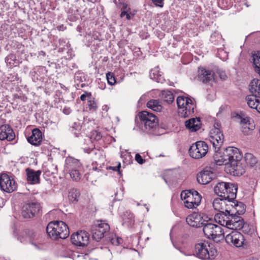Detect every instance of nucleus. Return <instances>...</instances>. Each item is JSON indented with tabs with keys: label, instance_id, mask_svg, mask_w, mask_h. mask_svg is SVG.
Masks as SVG:
<instances>
[{
	"label": "nucleus",
	"instance_id": "nucleus-24",
	"mask_svg": "<svg viewBox=\"0 0 260 260\" xmlns=\"http://www.w3.org/2000/svg\"><path fill=\"white\" fill-rule=\"evenodd\" d=\"M227 203V201L224 200L222 198H216L213 200L212 206L215 210L218 211L219 212H221V211L225 212L226 208L230 210V205H228Z\"/></svg>",
	"mask_w": 260,
	"mask_h": 260
},
{
	"label": "nucleus",
	"instance_id": "nucleus-53",
	"mask_svg": "<svg viewBox=\"0 0 260 260\" xmlns=\"http://www.w3.org/2000/svg\"><path fill=\"white\" fill-rule=\"evenodd\" d=\"M28 234L29 236L30 237V238H31V239H35L36 237V233L32 231L29 232Z\"/></svg>",
	"mask_w": 260,
	"mask_h": 260
},
{
	"label": "nucleus",
	"instance_id": "nucleus-57",
	"mask_svg": "<svg viewBox=\"0 0 260 260\" xmlns=\"http://www.w3.org/2000/svg\"><path fill=\"white\" fill-rule=\"evenodd\" d=\"M121 167V165L120 163H119L118 166L117 167H111L113 170L114 171H118L119 170L120 168Z\"/></svg>",
	"mask_w": 260,
	"mask_h": 260
},
{
	"label": "nucleus",
	"instance_id": "nucleus-5",
	"mask_svg": "<svg viewBox=\"0 0 260 260\" xmlns=\"http://www.w3.org/2000/svg\"><path fill=\"white\" fill-rule=\"evenodd\" d=\"M181 198L184 206L188 209L195 208L201 203V195L196 190H185L181 192Z\"/></svg>",
	"mask_w": 260,
	"mask_h": 260
},
{
	"label": "nucleus",
	"instance_id": "nucleus-45",
	"mask_svg": "<svg viewBox=\"0 0 260 260\" xmlns=\"http://www.w3.org/2000/svg\"><path fill=\"white\" fill-rule=\"evenodd\" d=\"M106 78L109 85H113L116 83V79L113 73L111 72L107 73Z\"/></svg>",
	"mask_w": 260,
	"mask_h": 260
},
{
	"label": "nucleus",
	"instance_id": "nucleus-10",
	"mask_svg": "<svg viewBox=\"0 0 260 260\" xmlns=\"http://www.w3.org/2000/svg\"><path fill=\"white\" fill-rule=\"evenodd\" d=\"M225 211L229 214L226 228L233 231L241 230L243 225V219L242 217L234 213V211L232 210L226 208Z\"/></svg>",
	"mask_w": 260,
	"mask_h": 260
},
{
	"label": "nucleus",
	"instance_id": "nucleus-34",
	"mask_svg": "<svg viewBox=\"0 0 260 260\" xmlns=\"http://www.w3.org/2000/svg\"><path fill=\"white\" fill-rule=\"evenodd\" d=\"M249 90L252 93H257L260 96V80L253 79L249 84Z\"/></svg>",
	"mask_w": 260,
	"mask_h": 260
},
{
	"label": "nucleus",
	"instance_id": "nucleus-63",
	"mask_svg": "<svg viewBox=\"0 0 260 260\" xmlns=\"http://www.w3.org/2000/svg\"><path fill=\"white\" fill-rule=\"evenodd\" d=\"M105 85H104V87H101V88H102V89H104L105 88Z\"/></svg>",
	"mask_w": 260,
	"mask_h": 260
},
{
	"label": "nucleus",
	"instance_id": "nucleus-15",
	"mask_svg": "<svg viewBox=\"0 0 260 260\" xmlns=\"http://www.w3.org/2000/svg\"><path fill=\"white\" fill-rule=\"evenodd\" d=\"M41 206L38 203H29L23 206L22 215L25 218H32L39 212Z\"/></svg>",
	"mask_w": 260,
	"mask_h": 260
},
{
	"label": "nucleus",
	"instance_id": "nucleus-51",
	"mask_svg": "<svg viewBox=\"0 0 260 260\" xmlns=\"http://www.w3.org/2000/svg\"><path fill=\"white\" fill-rule=\"evenodd\" d=\"M218 54L223 55L224 56L222 58L223 60L226 59L228 58V54L223 49H220L218 51Z\"/></svg>",
	"mask_w": 260,
	"mask_h": 260
},
{
	"label": "nucleus",
	"instance_id": "nucleus-9",
	"mask_svg": "<svg viewBox=\"0 0 260 260\" xmlns=\"http://www.w3.org/2000/svg\"><path fill=\"white\" fill-rule=\"evenodd\" d=\"M202 226L204 235L208 239L214 240L223 236V232L219 225L212 223H204Z\"/></svg>",
	"mask_w": 260,
	"mask_h": 260
},
{
	"label": "nucleus",
	"instance_id": "nucleus-38",
	"mask_svg": "<svg viewBox=\"0 0 260 260\" xmlns=\"http://www.w3.org/2000/svg\"><path fill=\"white\" fill-rule=\"evenodd\" d=\"M124 224L128 226L133 225L134 223L135 220L133 213L129 211L125 212L123 214Z\"/></svg>",
	"mask_w": 260,
	"mask_h": 260
},
{
	"label": "nucleus",
	"instance_id": "nucleus-16",
	"mask_svg": "<svg viewBox=\"0 0 260 260\" xmlns=\"http://www.w3.org/2000/svg\"><path fill=\"white\" fill-rule=\"evenodd\" d=\"M110 230L109 225L104 222H101L97 225H95L92 229V237L93 240L99 241L104 237V234Z\"/></svg>",
	"mask_w": 260,
	"mask_h": 260
},
{
	"label": "nucleus",
	"instance_id": "nucleus-36",
	"mask_svg": "<svg viewBox=\"0 0 260 260\" xmlns=\"http://www.w3.org/2000/svg\"><path fill=\"white\" fill-rule=\"evenodd\" d=\"M68 173L70 174V177L73 180L77 182L79 181L80 180L83 173V166L81 167V169L71 171L68 172Z\"/></svg>",
	"mask_w": 260,
	"mask_h": 260
},
{
	"label": "nucleus",
	"instance_id": "nucleus-39",
	"mask_svg": "<svg viewBox=\"0 0 260 260\" xmlns=\"http://www.w3.org/2000/svg\"><path fill=\"white\" fill-rule=\"evenodd\" d=\"M80 192L77 188H72L69 192V199L72 203H76L78 201Z\"/></svg>",
	"mask_w": 260,
	"mask_h": 260
},
{
	"label": "nucleus",
	"instance_id": "nucleus-42",
	"mask_svg": "<svg viewBox=\"0 0 260 260\" xmlns=\"http://www.w3.org/2000/svg\"><path fill=\"white\" fill-rule=\"evenodd\" d=\"M56 167L54 166L52 164H50L48 165L46 167L44 168V174L48 176H50L51 175L56 173Z\"/></svg>",
	"mask_w": 260,
	"mask_h": 260
},
{
	"label": "nucleus",
	"instance_id": "nucleus-50",
	"mask_svg": "<svg viewBox=\"0 0 260 260\" xmlns=\"http://www.w3.org/2000/svg\"><path fill=\"white\" fill-rule=\"evenodd\" d=\"M122 7L121 8V9L122 11H126V12H131V9L128 6V5L126 3H123L121 4Z\"/></svg>",
	"mask_w": 260,
	"mask_h": 260
},
{
	"label": "nucleus",
	"instance_id": "nucleus-8",
	"mask_svg": "<svg viewBox=\"0 0 260 260\" xmlns=\"http://www.w3.org/2000/svg\"><path fill=\"white\" fill-rule=\"evenodd\" d=\"M208 151V146L204 141H198L192 144L189 149L190 156L195 159L201 158L206 155Z\"/></svg>",
	"mask_w": 260,
	"mask_h": 260
},
{
	"label": "nucleus",
	"instance_id": "nucleus-31",
	"mask_svg": "<svg viewBox=\"0 0 260 260\" xmlns=\"http://www.w3.org/2000/svg\"><path fill=\"white\" fill-rule=\"evenodd\" d=\"M252 61L254 71L260 76V51L252 53Z\"/></svg>",
	"mask_w": 260,
	"mask_h": 260
},
{
	"label": "nucleus",
	"instance_id": "nucleus-33",
	"mask_svg": "<svg viewBox=\"0 0 260 260\" xmlns=\"http://www.w3.org/2000/svg\"><path fill=\"white\" fill-rule=\"evenodd\" d=\"M147 106L155 112H160L162 109V106L160 102L157 100H150L147 102Z\"/></svg>",
	"mask_w": 260,
	"mask_h": 260
},
{
	"label": "nucleus",
	"instance_id": "nucleus-1",
	"mask_svg": "<svg viewBox=\"0 0 260 260\" xmlns=\"http://www.w3.org/2000/svg\"><path fill=\"white\" fill-rule=\"evenodd\" d=\"M213 158L217 165H229L232 163H236L241 161L242 156L239 150L234 147H228L223 152L216 150Z\"/></svg>",
	"mask_w": 260,
	"mask_h": 260
},
{
	"label": "nucleus",
	"instance_id": "nucleus-27",
	"mask_svg": "<svg viewBox=\"0 0 260 260\" xmlns=\"http://www.w3.org/2000/svg\"><path fill=\"white\" fill-rule=\"evenodd\" d=\"M241 161H237L236 163H232L229 165L230 171L233 173V175L240 176L245 173V169L240 162Z\"/></svg>",
	"mask_w": 260,
	"mask_h": 260
},
{
	"label": "nucleus",
	"instance_id": "nucleus-23",
	"mask_svg": "<svg viewBox=\"0 0 260 260\" xmlns=\"http://www.w3.org/2000/svg\"><path fill=\"white\" fill-rule=\"evenodd\" d=\"M28 142L32 145L39 146L42 141V133L38 128H35L32 131V135L27 138Z\"/></svg>",
	"mask_w": 260,
	"mask_h": 260
},
{
	"label": "nucleus",
	"instance_id": "nucleus-59",
	"mask_svg": "<svg viewBox=\"0 0 260 260\" xmlns=\"http://www.w3.org/2000/svg\"><path fill=\"white\" fill-rule=\"evenodd\" d=\"M215 37V35H211V39H210V40L214 44H215V43L214 42V41L213 40L214 38Z\"/></svg>",
	"mask_w": 260,
	"mask_h": 260
},
{
	"label": "nucleus",
	"instance_id": "nucleus-28",
	"mask_svg": "<svg viewBox=\"0 0 260 260\" xmlns=\"http://www.w3.org/2000/svg\"><path fill=\"white\" fill-rule=\"evenodd\" d=\"M150 77L151 79L158 83H162L165 80L162 74L159 71L158 67H156L151 69L150 72Z\"/></svg>",
	"mask_w": 260,
	"mask_h": 260
},
{
	"label": "nucleus",
	"instance_id": "nucleus-13",
	"mask_svg": "<svg viewBox=\"0 0 260 260\" xmlns=\"http://www.w3.org/2000/svg\"><path fill=\"white\" fill-rule=\"evenodd\" d=\"M89 234L85 231H81L73 234L71 237L72 243L77 246L84 247L87 245L89 242Z\"/></svg>",
	"mask_w": 260,
	"mask_h": 260
},
{
	"label": "nucleus",
	"instance_id": "nucleus-4",
	"mask_svg": "<svg viewBox=\"0 0 260 260\" xmlns=\"http://www.w3.org/2000/svg\"><path fill=\"white\" fill-rule=\"evenodd\" d=\"M193 254L202 260H213L217 255V250L204 241L196 244Z\"/></svg>",
	"mask_w": 260,
	"mask_h": 260
},
{
	"label": "nucleus",
	"instance_id": "nucleus-19",
	"mask_svg": "<svg viewBox=\"0 0 260 260\" xmlns=\"http://www.w3.org/2000/svg\"><path fill=\"white\" fill-rule=\"evenodd\" d=\"M213 176V173L211 171L210 169L207 168L197 174V179L200 184L205 185L211 182Z\"/></svg>",
	"mask_w": 260,
	"mask_h": 260
},
{
	"label": "nucleus",
	"instance_id": "nucleus-61",
	"mask_svg": "<svg viewBox=\"0 0 260 260\" xmlns=\"http://www.w3.org/2000/svg\"><path fill=\"white\" fill-rule=\"evenodd\" d=\"M247 260H258V259L256 257H252L249 258Z\"/></svg>",
	"mask_w": 260,
	"mask_h": 260
},
{
	"label": "nucleus",
	"instance_id": "nucleus-7",
	"mask_svg": "<svg viewBox=\"0 0 260 260\" xmlns=\"http://www.w3.org/2000/svg\"><path fill=\"white\" fill-rule=\"evenodd\" d=\"M218 126V123L215 124L210 132L209 140L214 148L215 153L216 150H220L224 140L223 135Z\"/></svg>",
	"mask_w": 260,
	"mask_h": 260
},
{
	"label": "nucleus",
	"instance_id": "nucleus-47",
	"mask_svg": "<svg viewBox=\"0 0 260 260\" xmlns=\"http://www.w3.org/2000/svg\"><path fill=\"white\" fill-rule=\"evenodd\" d=\"M241 230H242L243 232L245 234H249L250 232V229L249 228V225L247 223H245L244 221L243 227Z\"/></svg>",
	"mask_w": 260,
	"mask_h": 260
},
{
	"label": "nucleus",
	"instance_id": "nucleus-22",
	"mask_svg": "<svg viewBox=\"0 0 260 260\" xmlns=\"http://www.w3.org/2000/svg\"><path fill=\"white\" fill-rule=\"evenodd\" d=\"M82 166V164L78 159L72 157H67L65 160L64 169L67 172L81 169Z\"/></svg>",
	"mask_w": 260,
	"mask_h": 260
},
{
	"label": "nucleus",
	"instance_id": "nucleus-58",
	"mask_svg": "<svg viewBox=\"0 0 260 260\" xmlns=\"http://www.w3.org/2000/svg\"><path fill=\"white\" fill-rule=\"evenodd\" d=\"M126 18L127 20H130L131 19V12H128L126 15Z\"/></svg>",
	"mask_w": 260,
	"mask_h": 260
},
{
	"label": "nucleus",
	"instance_id": "nucleus-48",
	"mask_svg": "<svg viewBox=\"0 0 260 260\" xmlns=\"http://www.w3.org/2000/svg\"><path fill=\"white\" fill-rule=\"evenodd\" d=\"M135 160L137 161L139 164H143L145 161V160L143 159L142 156L139 154L137 153L135 155Z\"/></svg>",
	"mask_w": 260,
	"mask_h": 260
},
{
	"label": "nucleus",
	"instance_id": "nucleus-6",
	"mask_svg": "<svg viewBox=\"0 0 260 260\" xmlns=\"http://www.w3.org/2000/svg\"><path fill=\"white\" fill-rule=\"evenodd\" d=\"M184 103H186V106L184 107L180 108L178 114L181 117L186 118L189 116H191L194 113V110L196 107V105L189 98L184 96H178L177 99L178 106H183Z\"/></svg>",
	"mask_w": 260,
	"mask_h": 260
},
{
	"label": "nucleus",
	"instance_id": "nucleus-3",
	"mask_svg": "<svg viewBox=\"0 0 260 260\" xmlns=\"http://www.w3.org/2000/svg\"><path fill=\"white\" fill-rule=\"evenodd\" d=\"M140 123L139 128L142 132L148 134H153L154 130L158 127V120L153 113L143 111L139 115Z\"/></svg>",
	"mask_w": 260,
	"mask_h": 260
},
{
	"label": "nucleus",
	"instance_id": "nucleus-60",
	"mask_svg": "<svg viewBox=\"0 0 260 260\" xmlns=\"http://www.w3.org/2000/svg\"><path fill=\"white\" fill-rule=\"evenodd\" d=\"M59 30H63L64 26L63 25H60L58 27Z\"/></svg>",
	"mask_w": 260,
	"mask_h": 260
},
{
	"label": "nucleus",
	"instance_id": "nucleus-12",
	"mask_svg": "<svg viewBox=\"0 0 260 260\" xmlns=\"http://www.w3.org/2000/svg\"><path fill=\"white\" fill-rule=\"evenodd\" d=\"M0 188L2 190L8 193L14 191L17 188L15 181L6 174L0 175Z\"/></svg>",
	"mask_w": 260,
	"mask_h": 260
},
{
	"label": "nucleus",
	"instance_id": "nucleus-41",
	"mask_svg": "<svg viewBox=\"0 0 260 260\" xmlns=\"http://www.w3.org/2000/svg\"><path fill=\"white\" fill-rule=\"evenodd\" d=\"M46 71V68L43 66H39L34 68L30 74L34 77V79H38V77L41 75V73Z\"/></svg>",
	"mask_w": 260,
	"mask_h": 260
},
{
	"label": "nucleus",
	"instance_id": "nucleus-54",
	"mask_svg": "<svg viewBox=\"0 0 260 260\" xmlns=\"http://www.w3.org/2000/svg\"><path fill=\"white\" fill-rule=\"evenodd\" d=\"M18 98L20 99L22 101L25 102H26L27 98L26 96L24 95H19L18 96Z\"/></svg>",
	"mask_w": 260,
	"mask_h": 260
},
{
	"label": "nucleus",
	"instance_id": "nucleus-21",
	"mask_svg": "<svg viewBox=\"0 0 260 260\" xmlns=\"http://www.w3.org/2000/svg\"><path fill=\"white\" fill-rule=\"evenodd\" d=\"M187 223L190 226L200 228L204 224L203 218L196 212L189 215L186 218Z\"/></svg>",
	"mask_w": 260,
	"mask_h": 260
},
{
	"label": "nucleus",
	"instance_id": "nucleus-11",
	"mask_svg": "<svg viewBox=\"0 0 260 260\" xmlns=\"http://www.w3.org/2000/svg\"><path fill=\"white\" fill-rule=\"evenodd\" d=\"M226 242L230 245L241 247L245 244L244 236L237 231H233L225 237Z\"/></svg>",
	"mask_w": 260,
	"mask_h": 260
},
{
	"label": "nucleus",
	"instance_id": "nucleus-30",
	"mask_svg": "<svg viewBox=\"0 0 260 260\" xmlns=\"http://www.w3.org/2000/svg\"><path fill=\"white\" fill-rule=\"evenodd\" d=\"M232 204L230 205L232 207V211H234V213L240 215L244 214L246 210V206L242 202H238L235 200L231 202Z\"/></svg>",
	"mask_w": 260,
	"mask_h": 260
},
{
	"label": "nucleus",
	"instance_id": "nucleus-43",
	"mask_svg": "<svg viewBox=\"0 0 260 260\" xmlns=\"http://www.w3.org/2000/svg\"><path fill=\"white\" fill-rule=\"evenodd\" d=\"M83 149L85 153L91 154L92 156L94 155L99 157L102 155L100 150L95 148H83Z\"/></svg>",
	"mask_w": 260,
	"mask_h": 260
},
{
	"label": "nucleus",
	"instance_id": "nucleus-20",
	"mask_svg": "<svg viewBox=\"0 0 260 260\" xmlns=\"http://www.w3.org/2000/svg\"><path fill=\"white\" fill-rule=\"evenodd\" d=\"M15 137L14 132L9 125L4 124L0 126V140L12 141Z\"/></svg>",
	"mask_w": 260,
	"mask_h": 260
},
{
	"label": "nucleus",
	"instance_id": "nucleus-14",
	"mask_svg": "<svg viewBox=\"0 0 260 260\" xmlns=\"http://www.w3.org/2000/svg\"><path fill=\"white\" fill-rule=\"evenodd\" d=\"M240 119V124L241 125V131L244 135H252L255 129V124L253 120L248 116H239Z\"/></svg>",
	"mask_w": 260,
	"mask_h": 260
},
{
	"label": "nucleus",
	"instance_id": "nucleus-32",
	"mask_svg": "<svg viewBox=\"0 0 260 260\" xmlns=\"http://www.w3.org/2000/svg\"><path fill=\"white\" fill-rule=\"evenodd\" d=\"M246 100L247 101V103L248 106L252 108L257 109V107L259 104L260 100L255 94L254 95H249L246 98Z\"/></svg>",
	"mask_w": 260,
	"mask_h": 260
},
{
	"label": "nucleus",
	"instance_id": "nucleus-17",
	"mask_svg": "<svg viewBox=\"0 0 260 260\" xmlns=\"http://www.w3.org/2000/svg\"><path fill=\"white\" fill-rule=\"evenodd\" d=\"M214 73L211 70L200 67L198 72V80L204 83H209L214 80Z\"/></svg>",
	"mask_w": 260,
	"mask_h": 260
},
{
	"label": "nucleus",
	"instance_id": "nucleus-62",
	"mask_svg": "<svg viewBox=\"0 0 260 260\" xmlns=\"http://www.w3.org/2000/svg\"><path fill=\"white\" fill-rule=\"evenodd\" d=\"M185 106H186V103H184L183 106H178V111L180 110V108L184 107Z\"/></svg>",
	"mask_w": 260,
	"mask_h": 260
},
{
	"label": "nucleus",
	"instance_id": "nucleus-2",
	"mask_svg": "<svg viewBox=\"0 0 260 260\" xmlns=\"http://www.w3.org/2000/svg\"><path fill=\"white\" fill-rule=\"evenodd\" d=\"M46 232L48 236L54 240L64 239L70 234L68 225L62 221H54L49 222L46 227Z\"/></svg>",
	"mask_w": 260,
	"mask_h": 260
},
{
	"label": "nucleus",
	"instance_id": "nucleus-44",
	"mask_svg": "<svg viewBox=\"0 0 260 260\" xmlns=\"http://www.w3.org/2000/svg\"><path fill=\"white\" fill-rule=\"evenodd\" d=\"M88 95L90 96L88 100V107L89 110L92 111H95L98 108V106L96 102L94 101V100L91 97L90 93H88Z\"/></svg>",
	"mask_w": 260,
	"mask_h": 260
},
{
	"label": "nucleus",
	"instance_id": "nucleus-35",
	"mask_svg": "<svg viewBox=\"0 0 260 260\" xmlns=\"http://www.w3.org/2000/svg\"><path fill=\"white\" fill-rule=\"evenodd\" d=\"M228 185H229L228 182H220L217 183L214 187L215 193L221 198V195L225 191L226 186H228Z\"/></svg>",
	"mask_w": 260,
	"mask_h": 260
},
{
	"label": "nucleus",
	"instance_id": "nucleus-40",
	"mask_svg": "<svg viewBox=\"0 0 260 260\" xmlns=\"http://www.w3.org/2000/svg\"><path fill=\"white\" fill-rule=\"evenodd\" d=\"M244 159L247 165L250 167L254 166L257 162V158L250 153H246L245 154Z\"/></svg>",
	"mask_w": 260,
	"mask_h": 260
},
{
	"label": "nucleus",
	"instance_id": "nucleus-29",
	"mask_svg": "<svg viewBox=\"0 0 260 260\" xmlns=\"http://www.w3.org/2000/svg\"><path fill=\"white\" fill-rule=\"evenodd\" d=\"M229 218V214L225 211H221L216 214L214 216V220L216 222L219 224L226 227L228 219Z\"/></svg>",
	"mask_w": 260,
	"mask_h": 260
},
{
	"label": "nucleus",
	"instance_id": "nucleus-25",
	"mask_svg": "<svg viewBox=\"0 0 260 260\" xmlns=\"http://www.w3.org/2000/svg\"><path fill=\"white\" fill-rule=\"evenodd\" d=\"M27 174V180L28 182L31 184H36L39 183L40 176L41 171H34L33 170L27 168L26 169Z\"/></svg>",
	"mask_w": 260,
	"mask_h": 260
},
{
	"label": "nucleus",
	"instance_id": "nucleus-46",
	"mask_svg": "<svg viewBox=\"0 0 260 260\" xmlns=\"http://www.w3.org/2000/svg\"><path fill=\"white\" fill-rule=\"evenodd\" d=\"M122 242V238L118 237H113L111 239V242L113 245H118Z\"/></svg>",
	"mask_w": 260,
	"mask_h": 260
},
{
	"label": "nucleus",
	"instance_id": "nucleus-55",
	"mask_svg": "<svg viewBox=\"0 0 260 260\" xmlns=\"http://www.w3.org/2000/svg\"><path fill=\"white\" fill-rule=\"evenodd\" d=\"M87 98V95L85 94H83L80 96V99L82 101H84L86 100V99Z\"/></svg>",
	"mask_w": 260,
	"mask_h": 260
},
{
	"label": "nucleus",
	"instance_id": "nucleus-37",
	"mask_svg": "<svg viewBox=\"0 0 260 260\" xmlns=\"http://www.w3.org/2000/svg\"><path fill=\"white\" fill-rule=\"evenodd\" d=\"M161 99L168 104L172 103L174 100V95L170 90H163L161 91Z\"/></svg>",
	"mask_w": 260,
	"mask_h": 260
},
{
	"label": "nucleus",
	"instance_id": "nucleus-49",
	"mask_svg": "<svg viewBox=\"0 0 260 260\" xmlns=\"http://www.w3.org/2000/svg\"><path fill=\"white\" fill-rule=\"evenodd\" d=\"M151 1L156 6L161 8L164 6V0H151Z\"/></svg>",
	"mask_w": 260,
	"mask_h": 260
},
{
	"label": "nucleus",
	"instance_id": "nucleus-18",
	"mask_svg": "<svg viewBox=\"0 0 260 260\" xmlns=\"http://www.w3.org/2000/svg\"><path fill=\"white\" fill-rule=\"evenodd\" d=\"M229 184L225 191L221 195V198L226 200L228 203H231V202L236 198L238 186L234 183H229Z\"/></svg>",
	"mask_w": 260,
	"mask_h": 260
},
{
	"label": "nucleus",
	"instance_id": "nucleus-56",
	"mask_svg": "<svg viewBox=\"0 0 260 260\" xmlns=\"http://www.w3.org/2000/svg\"><path fill=\"white\" fill-rule=\"evenodd\" d=\"M128 12H126V11H122L121 12L120 15V17L121 18H123L124 16H126V14L128 13Z\"/></svg>",
	"mask_w": 260,
	"mask_h": 260
},
{
	"label": "nucleus",
	"instance_id": "nucleus-26",
	"mask_svg": "<svg viewBox=\"0 0 260 260\" xmlns=\"http://www.w3.org/2000/svg\"><path fill=\"white\" fill-rule=\"evenodd\" d=\"M200 118H192L185 121V126L191 132H196L201 128Z\"/></svg>",
	"mask_w": 260,
	"mask_h": 260
},
{
	"label": "nucleus",
	"instance_id": "nucleus-64",
	"mask_svg": "<svg viewBox=\"0 0 260 260\" xmlns=\"http://www.w3.org/2000/svg\"><path fill=\"white\" fill-rule=\"evenodd\" d=\"M75 135L76 137H78L76 133H75Z\"/></svg>",
	"mask_w": 260,
	"mask_h": 260
},
{
	"label": "nucleus",
	"instance_id": "nucleus-52",
	"mask_svg": "<svg viewBox=\"0 0 260 260\" xmlns=\"http://www.w3.org/2000/svg\"><path fill=\"white\" fill-rule=\"evenodd\" d=\"M94 134H95V136L94 137V139L96 140H99L101 139L102 138V136L101 135V134L100 133H98L96 131H95V132H94L93 133V136H94Z\"/></svg>",
	"mask_w": 260,
	"mask_h": 260
}]
</instances>
